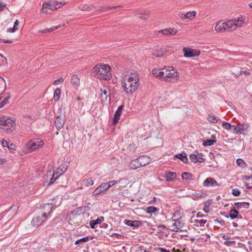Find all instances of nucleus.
Instances as JSON below:
<instances>
[{
  "label": "nucleus",
  "instance_id": "obj_1",
  "mask_svg": "<svg viewBox=\"0 0 252 252\" xmlns=\"http://www.w3.org/2000/svg\"><path fill=\"white\" fill-rule=\"evenodd\" d=\"M138 81L139 76L136 73L131 72L128 77L125 76L122 85L126 93L129 94L134 93L139 85Z\"/></svg>",
  "mask_w": 252,
  "mask_h": 252
},
{
  "label": "nucleus",
  "instance_id": "obj_2",
  "mask_svg": "<svg viewBox=\"0 0 252 252\" xmlns=\"http://www.w3.org/2000/svg\"><path fill=\"white\" fill-rule=\"evenodd\" d=\"M110 67L108 64H97L93 69V71L97 78L109 80L111 78Z\"/></svg>",
  "mask_w": 252,
  "mask_h": 252
},
{
  "label": "nucleus",
  "instance_id": "obj_3",
  "mask_svg": "<svg viewBox=\"0 0 252 252\" xmlns=\"http://www.w3.org/2000/svg\"><path fill=\"white\" fill-rule=\"evenodd\" d=\"M16 125L15 119L5 116H0V126L7 127H13Z\"/></svg>",
  "mask_w": 252,
  "mask_h": 252
},
{
  "label": "nucleus",
  "instance_id": "obj_4",
  "mask_svg": "<svg viewBox=\"0 0 252 252\" xmlns=\"http://www.w3.org/2000/svg\"><path fill=\"white\" fill-rule=\"evenodd\" d=\"M101 95L100 99L102 103H108L110 102L111 100V93L110 89L106 87H103V88H101Z\"/></svg>",
  "mask_w": 252,
  "mask_h": 252
},
{
  "label": "nucleus",
  "instance_id": "obj_5",
  "mask_svg": "<svg viewBox=\"0 0 252 252\" xmlns=\"http://www.w3.org/2000/svg\"><path fill=\"white\" fill-rule=\"evenodd\" d=\"M164 77L165 81L174 82L179 79V75L178 72L173 67V70L170 69Z\"/></svg>",
  "mask_w": 252,
  "mask_h": 252
},
{
  "label": "nucleus",
  "instance_id": "obj_6",
  "mask_svg": "<svg viewBox=\"0 0 252 252\" xmlns=\"http://www.w3.org/2000/svg\"><path fill=\"white\" fill-rule=\"evenodd\" d=\"M183 50L184 54V56L187 58L198 57L200 54V50L191 49L189 47H184Z\"/></svg>",
  "mask_w": 252,
  "mask_h": 252
},
{
  "label": "nucleus",
  "instance_id": "obj_7",
  "mask_svg": "<svg viewBox=\"0 0 252 252\" xmlns=\"http://www.w3.org/2000/svg\"><path fill=\"white\" fill-rule=\"evenodd\" d=\"M43 145V142L39 139H33L29 142L27 144V147L31 152L36 150Z\"/></svg>",
  "mask_w": 252,
  "mask_h": 252
},
{
  "label": "nucleus",
  "instance_id": "obj_8",
  "mask_svg": "<svg viewBox=\"0 0 252 252\" xmlns=\"http://www.w3.org/2000/svg\"><path fill=\"white\" fill-rule=\"evenodd\" d=\"M195 152L197 153L196 154H191L189 156L190 159L191 161L194 163L200 162L202 163L204 161L205 158L202 157L203 154L201 153H199L196 151Z\"/></svg>",
  "mask_w": 252,
  "mask_h": 252
},
{
  "label": "nucleus",
  "instance_id": "obj_9",
  "mask_svg": "<svg viewBox=\"0 0 252 252\" xmlns=\"http://www.w3.org/2000/svg\"><path fill=\"white\" fill-rule=\"evenodd\" d=\"M65 122V115L62 114L57 116L55 122V126L57 129H61Z\"/></svg>",
  "mask_w": 252,
  "mask_h": 252
},
{
  "label": "nucleus",
  "instance_id": "obj_10",
  "mask_svg": "<svg viewBox=\"0 0 252 252\" xmlns=\"http://www.w3.org/2000/svg\"><path fill=\"white\" fill-rule=\"evenodd\" d=\"M52 1L45 2L43 3L42 8L41 10L43 13L47 14L48 13V9L50 10H56V7L54 6L55 4L51 3Z\"/></svg>",
  "mask_w": 252,
  "mask_h": 252
},
{
  "label": "nucleus",
  "instance_id": "obj_11",
  "mask_svg": "<svg viewBox=\"0 0 252 252\" xmlns=\"http://www.w3.org/2000/svg\"><path fill=\"white\" fill-rule=\"evenodd\" d=\"M203 185L204 187H219L220 184L216 180L211 177L207 178L203 182Z\"/></svg>",
  "mask_w": 252,
  "mask_h": 252
},
{
  "label": "nucleus",
  "instance_id": "obj_12",
  "mask_svg": "<svg viewBox=\"0 0 252 252\" xmlns=\"http://www.w3.org/2000/svg\"><path fill=\"white\" fill-rule=\"evenodd\" d=\"M110 188V185L107 186V183H102L93 192V195L94 196L99 194L101 192L108 189Z\"/></svg>",
  "mask_w": 252,
  "mask_h": 252
},
{
  "label": "nucleus",
  "instance_id": "obj_13",
  "mask_svg": "<svg viewBox=\"0 0 252 252\" xmlns=\"http://www.w3.org/2000/svg\"><path fill=\"white\" fill-rule=\"evenodd\" d=\"M124 108V106L123 105H120L118 108L117 110L115 112L114 115V118L112 122V124L114 125H116L119 122L120 120V116L122 114V110Z\"/></svg>",
  "mask_w": 252,
  "mask_h": 252
},
{
  "label": "nucleus",
  "instance_id": "obj_14",
  "mask_svg": "<svg viewBox=\"0 0 252 252\" xmlns=\"http://www.w3.org/2000/svg\"><path fill=\"white\" fill-rule=\"evenodd\" d=\"M44 222V220L40 216L33 217L31 221V224L34 227H37Z\"/></svg>",
  "mask_w": 252,
  "mask_h": 252
},
{
  "label": "nucleus",
  "instance_id": "obj_15",
  "mask_svg": "<svg viewBox=\"0 0 252 252\" xmlns=\"http://www.w3.org/2000/svg\"><path fill=\"white\" fill-rule=\"evenodd\" d=\"M222 24L224 28H225V31H232L236 30L235 22H233V20H229Z\"/></svg>",
  "mask_w": 252,
  "mask_h": 252
},
{
  "label": "nucleus",
  "instance_id": "obj_16",
  "mask_svg": "<svg viewBox=\"0 0 252 252\" xmlns=\"http://www.w3.org/2000/svg\"><path fill=\"white\" fill-rule=\"evenodd\" d=\"M181 218L180 217L179 219L174 220L175 222L173 224V226H175V228L172 230L173 231L176 232L182 231V230L180 228L183 226V224L181 222Z\"/></svg>",
  "mask_w": 252,
  "mask_h": 252
},
{
  "label": "nucleus",
  "instance_id": "obj_17",
  "mask_svg": "<svg viewBox=\"0 0 252 252\" xmlns=\"http://www.w3.org/2000/svg\"><path fill=\"white\" fill-rule=\"evenodd\" d=\"M139 164L140 167L144 166L150 162V159L146 156H140L138 158Z\"/></svg>",
  "mask_w": 252,
  "mask_h": 252
},
{
  "label": "nucleus",
  "instance_id": "obj_18",
  "mask_svg": "<svg viewBox=\"0 0 252 252\" xmlns=\"http://www.w3.org/2000/svg\"><path fill=\"white\" fill-rule=\"evenodd\" d=\"M196 15L195 11L189 12L187 13H180L179 16L182 19H190L192 20Z\"/></svg>",
  "mask_w": 252,
  "mask_h": 252
},
{
  "label": "nucleus",
  "instance_id": "obj_19",
  "mask_svg": "<svg viewBox=\"0 0 252 252\" xmlns=\"http://www.w3.org/2000/svg\"><path fill=\"white\" fill-rule=\"evenodd\" d=\"M167 52L165 48L158 47L153 53V55L157 57H162Z\"/></svg>",
  "mask_w": 252,
  "mask_h": 252
},
{
  "label": "nucleus",
  "instance_id": "obj_20",
  "mask_svg": "<svg viewBox=\"0 0 252 252\" xmlns=\"http://www.w3.org/2000/svg\"><path fill=\"white\" fill-rule=\"evenodd\" d=\"M160 177L166 182H172L176 180L177 174H160Z\"/></svg>",
  "mask_w": 252,
  "mask_h": 252
},
{
  "label": "nucleus",
  "instance_id": "obj_21",
  "mask_svg": "<svg viewBox=\"0 0 252 252\" xmlns=\"http://www.w3.org/2000/svg\"><path fill=\"white\" fill-rule=\"evenodd\" d=\"M125 224L128 226L138 227L142 224V222L139 220H125Z\"/></svg>",
  "mask_w": 252,
  "mask_h": 252
},
{
  "label": "nucleus",
  "instance_id": "obj_22",
  "mask_svg": "<svg viewBox=\"0 0 252 252\" xmlns=\"http://www.w3.org/2000/svg\"><path fill=\"white\" fill-rule=\"evenodd\" d=\"M162 34L168 35H175L177 32V30H174V29H166L160 31Z\"/></svg>",
  "mask_w": 252,
  "mask_h": 252
},
{
  "label": "nucleus",
  "instance_id": "obj_23",
  "mask_svg": "<svg viewBox=\"0 0 252 252\" xmlns=\"http://www.w3.org/2000/svg\"><path fill=\"white\" fill-rule=\"evenodd\" d=\"M104 220L103 217H99L96 220H92L90 221V225L92 228H94L95 226L100 223Z\"/></svg>",
  "mask_w": 252,
  "mask_h": 252
},
{
  "label": "nucleus",
  "instance_id": "obj_24",
  "mask_svg": "<svg viewBox=\"0 0 252 252\" xmlns=\"http://www.w3.org/2000/svg\"><path fill=\"white\" fill-rule=\"evenodd\" d=\"M234 208L237 209H239L241 208H248L250 206V203L249 202H236L234 204Z\"/></svg>",
  "mask_w": 252,
  "mask_h": 252
},
{
  "label": "nucleus",
  "instance_id": "obj_25",
  "mask_svg": "<svg viewBox=\"0 0 252 252\" xmlns=\"http://www.w3.org/2000/svg\"><path fill=\"white\" fill-rule=\"evenodd\" d=\"M175 157L178 158L185 163H188V158L186 153L176 154Z\"/></svg>",
  "mask_w": 252,
  "mask_h": 252
},
{
  "label": "nucleus",
  "instance_id": "obj_26",
  "mask_svg": "<svg viewBox=\"0 0 252 252\" xmlns=\"http://www.w3.org/2000/svg\"><path fill=\"white\" fill-rule=\"evenodd\" d=\"M129 167L130 169H136L140 167L138 158L134 159L131 161Z\"/></svg>",
  "mask_w": 252,
  "mask_h": 252
},
{
  "label": "nucleus",
  "instance_id": "obj_27",
  "mask_svg": "<svg viewBox=\"0 0 252 252\" xmlns=\"http://www.w3.org/2000/svg\"><path fill=\"white\" fill-rule=\"evenodd\" d=\"M71 82L73 85L77 87L80 85V79L76 74H74L71 76Z\"/></svg>",
  "mask_w": 252,
  "mask_h": 252
},
{
  "label": "nucleus",
  "instance_id": "obj_28",
  "mask_svg": "<svg viewBox=\"0 0 252 252\" xmlns=\"http://www.w3.org/2000/svg\"><path fill=\"white\" fill-rule=\"evenodd\" d=\"M118 7H120V6H118ZM117 7L118 6H102L99 8L95 7V9L96 11H100L102 12H105L108 10L116 9Z\"/></svg>",
  "mask_w": 252,
  "mask_h": 252
},
{
  "label": "nucleus",
  "instance_id": "obj_29",
  "mask_svg": "<svg viewBox=\"0 0 252 252\" xmlns=\"http://www.w3.org/2000/svg\"><path fill=\"white\" fill-rule=\"evenodd\" d=\"M235 209L236 208H234L233 207V209L230 210L229 214V217L232 220L236 219L238 217L239 212Z\"/></svg>",
  "mask_w": 252,
  "mask_h": 252
},
{
  "label": "nucleus",
  "instance_id": "obj_30",
  "mask_svg": "<svg viewBox=\"0 0 252 252\" xmlns=\"http://www.w3.org/2000/svg\"><path fill=\"white\" fill-rule=\"evenodd\" d=\"M181 176L185 183H188L192 180V174H181Z\"/></svg>",
  "mask_w": 252,
  "mask_h": 252
},
{
  "label": "nucleus",
  "instance_id": "obj_31",
  "mask_svg": "<svg viewBox=\"0 0 252 252\" xmlns=\"http://www.w3.org/2000/svg\"><path fill=\"white\" fill-rule=\"evenodd\" d=\"M67 170V166L66 164H62L60 165L57 169L56 172H53V173H60L62 172V173H64Z\"/></svg>",
  "mask_w": 252,
  "mask_h": 252
},
{
  "label": "nucleus",
  "instance_id": "obj_32",
  "mask_svg": "<svg viewBox=\"0 0 252 252\" xmlns=\"http://www.w3.org/2000/svg\"><path fill=\"white\" fill-rule=\"evenodd\" d=\"M80 9L83 11H91L95 8L93 5L84 4L79 7Z\"/></svg>",
  "mask_w": 252,
  "mask_h": 252
},
{
  "label": "nucleus",
  "instance_id": "obj_33",
  "mask_svg": "<svg viewBox=\"0 0 252 252\" xmlns=\"http://www.w3.org/2000/svg\"><path fill=\"white\" fill-rule=\"evenodd\" d=\"M170 69L173 70V67L170 66H165L164 67L161 68V73L163 74V77H161V79L164 80V76H166V74L168 73V72L170 71Z\"/></svg>",
  "mask_w": 252,
  "mask_h": 252
},
{
  "label": "nucleus",
  "instance_id": "obj_34",
  "mask_svg": "<svg viewBox=\"0 0 252 252\" xmlns=\"http://www.w3.org/2000/svg\"><path fill=\"white\" fill-rule=\"evenodd\" d=\"M152 73L155 76L159 79H161V77H163V74L161 73V68L154 69L152 70Z\"/></svg>",
  "mask_w": 252,
  "mask_h": 252
},
{
  "label": "nucleus",
  "instance_id": "obj_35",
  "mask_svg": "<svg viewBox=\"0 0 252 252\" xmlns=\"http://www.w3.org/2000/svg\"><path fill=\"white\" fill-rule=\"evenodd\" d=\"M223 24L222 23V24H220V23L217 24L215 27V31L218 32H225V28H224V26H223Z\"/></svg>",
  "mask_w": 252,
  "mask_h": 252
},
{
  "label": "nucleus",
  "instance_id": "obj_36",
  "mask_svg": "<svg viewBox=\"0 0 252 252\" xmlns=\"http://www.w3.org/2000/svg\"><path fill=\"white\" fill-rule=\"evenodd\" d=\"M59 176L58 174H50V181L48 183V185L50 186L53 184Z\"/></svg>",
  "mask_w": 252,
  "mask_h": 252
},
{
  "label": "nucleus",
  "instance_id": "obj_37",
  "mask_svg": "<svg viewBox=\"0 0 252 252\" xmlns=\"http://www.w3.org/2000/svg\"><path fill=\"white\" fill-rule=\"evenodd\" d=\"M216 142V139H206L203 141V145L204 146H212Z\"/></svg>",
  "mask_w": 252,
  "mask_h": 252
},
{
  "label": "nucleus",
  "instance_id": "obj_38",
  "mask_svg": "<svg viewBox=\"0 0 252 252\" xmlns=\"http://www.w3.org/2000/svg\"><path fill=\"white\" fill-rule=\"evenodd\" d=\"M61 91L59 88H57L54 92V99L55 101H58L60 97Z\"/></svg>",
  "mask_w": 252,
  "mask_h": 252
},
{
  "label": "nucleus",
  "instance_id": "obj_39",
  "mask_svg": "<svg viewBox=\"0 0 252 252\" xmlns=\"http://www.w3.org/2000/svg\"><path fill=\"white\" fill-rule=\"evenodd\" d=\"M159 210V209L156 208L155 206H152L146 208V212L148 214H152Z\"/></svg>",
  "mask_w": 252,
  "mask_h": 252
},
{
  "label": "nucleus",
  "instance_id": "obj_40",
  "mask_svg": "<svg viewBox=\"0 0 252 252\" xmlns=\"http://www.w3.org/2000/svg\"><path fill=\"white\" fill-rule=\"evenodd\" d=\"M61 27V26H54V27H52L51 28H49V29H46L45 30L39 31V32L45 33V32H53L54 31H55V30L58 29Z\"/></svg>",
  "mask_w": 252,
  "mask_h": 252
},
{
  "label": "nucleus",
  "instance_id": "obj_41",
  "mask_svg": "<svg viewBox=\"0 0 252 252\" xmlns=\"http://www.w3.org/2000/svg\"><path fill=\"white\" fill-rule=\"evenodd\" d=\"M194 222H195V225L196 226H204L205 223L207 222V220H195Z\"/></svg>",
  "mask_w": 252,
  "mask_h": 252
},
{
  "label": "nucleus",
  "instance_id": "obj_42",
  "mask_svg": "<svg viewBox=\"0 0 252 252\" xmlns=\"http://www.w3.org/2000/svg\"><path fill=\"white\" fill-rule=\"evenodd\" d=\"M233 22H235L236 29L238 27H240L244 23V21L241 18H238L237 19H234Z\"/></svg>",
  "mask_w": 252,
  "mask_h": 252
},
{
  "label": "nucleus",
  "instance_id": "obj_43",
  "mask_svg": "<svg viewBox=\"0 0 252 252\" xmlns=\"http://www.w3.org/2000/svg\"><path fill=\"white\" fill-rule=\"evenodd\" d=\"M236 163L239 166L241 167L242 168H244L246 166L245 162L241 158L237 159Z\"/></svg>",
  "mask_w": 252,
  "mask_h": 252
},
{
  "label": "nucleus",
  "instance_id": "obj_44",
  "mask_svg": "<svg viewBox=\"0 0 252 252\" xmlns=\"http://www.w3.org/2000/svg\"><path fill=\"white\" fill-rule=\"evenodd\" d=\"M89 240V237L86 236L85 237L82 238L79 240H77L75 241V244L78 245L79 244H82L83 243L87 242Z\"/></svg>",
  "mask_w": 252,
  "mask_h": 252
},
{
  "label": "nucleus",
  "instance_id": "obj_45",
  "mask_svg": "<svg viewBox=\"0 0 252 252\" xmlns=\"http://www.w3.org/2000/svg\"><path fill=\"white\" fill-rule=\"evenodd\" d=\"M232 132L234 133H242V129H240L239 126H232Z\"/></svg>",
  "mask_w": 252,
  "mask_h": 252
},
{
  "label": "nucleus",
  "instance_id": "obj_46",
  "mask_svg": "<svg viewBox=\"0 0 252 252\" xmlns=\"http://www.w3.org/2000/svg\"><path fill=\"white\" fill-rule=\"evenodd\" d=\"M83 182L86 186H92L94 184V181L91 179L84 180Z\"/></svg>",
  "mask_w": 252,
  "mask_h": 252
},
{
  "label": "nucleus",
  "instance_id": "obj_47",
  "mask_svg": "<svg viewBox=\"0 0 252 252\" xmlns=\"http://www.w3.org/2000/svg\"><path fill=\"white\" fill-rule=\"evenodd\" d=\"M43 209L44 210L48 212H50V213L52 211V207L50 204H45L44 205Z\"/></svg>",
  "mask_w": 252,
  "mask_h": 252
},
{
  "label": "nucleus",
  "instance_id": "obj_48",
  "mask_svg": "<svg viewBox=\"0 0 252 252\" xmlns=\"http://www.w3.org/2000/svg\"><path fill=\"white\" fill-rule=\"evenodd\" d=\"M50 181V174H45L43 177V184L44 185H46L48 186V183H49Z\"/></svg>",
  "mask_w": 252,
  "mask_h": 252
},
{
  "label": "nucleus",
  "instance_id": "obj_49",
  "mask_svg": "<svg viewBox=\"0 0 252 252\" xmlns=\"http://www.w3.org/2000/svg\"><path fill=\"white\" fill-rule=\"evenodd\" d=\"M211 203V201H207V202H206L204 203V208H203V211L205 212V213H208L209 212V206L210 205Z\"/></svg>",
  "mask_w": 252,
  "mask_h": 252
},
{
  "label": "nucleus",
  "instance_id": "obj_50",
  "mask_svg": "<svg viewBox=\"0 0 252 252\" xmlns=\"http://www.w3.org/2000/svg\"><path fill=\"white\" fill-rule=\"evenodd\" d=\"M222 126L227 130H230L231 129V128H232V126L231 125L230 123L225 122H223L222 124Z\"/></svg>",
  "mask_w": 252,
  "mask_h": 252
},
{
  "label": "nucleus",
  "instance_id": "obj_51",
  "mask_svg": "<svg viewBox=\"0 0 252 252\" xmlns=\"http://www.w3.org/2000/svg\"><path fill=\"white\" fill-rule=\"evenodd\" d=\"M52 3H54L55 4V7H56V9H57L58 8L61 7L62 6L63 4H65V3H62V2H58L56 1H53L51 2Z\"/></svg>",
  "mask_w": 252,
  "mask_h": 252
},
{
  "label": "nucleus",
  "instance_id": "obj_52",
  "mask_svg": "<svg viewBox=\"0 0 252 252\" xmlns=\"http://www.w3.org/2000/svg\"><path fill=\"white\" fill-rule=\"evenodd\" d=\"M232 194L235 196H238L240 195L241 191L239 189L235 188L232 190Z\"/></svg>",
  "mask_w": 252,
  "mask_h": 252
},
{
  "label": "nucleus",
  "instance_id": "obj_53",
  "mask_svg": "<svg viewBox=\"0 0 252 252\" xmlns=\"http://www.w3.org/2000/svg\"><path fill=\"white\" fill-rule=\"evenodd\" d=\"M135 17L137 18V19H144V20H147L148 19V18L149 17V16L148 14H145L144 16L143 15H142L141 14H135Z\"/></svg>",
  "mask_w": 252,
  "mask_h": 252
},
{
  "label": "nucleus",
  "instance_id": "obj_54",
  "mask_svg": "<svg viewBox=\"0 0 252 252\" xmlns=\"http://www.w3.org/2000/svg\"><path fill=\"white\" fill-rule=\"evenodd\" d=\"M208 120L210 122L213 123H216L218 122L217 119L214 116H209V117L208 118Z\"/></svg>",
  "mask_w": 252,
  "mask_h": 252
},
{
  "label": "nucleus",
  "instance_id": "obj_55",
  "mask_svg": "<svg viewBox=\"0 0 252 252\" xmlns=\"http://www.w3.org/2000/svg\"><path fill=\"white\" fill-rule=\"evenodd\" d=\"M192 196H193V197L192 198L194 199V200H195V199H198L202 197L203 196V194L202 193H195L194 194H192Z\"/></svg>",
  "mask_w": 252,
  "mask_h": 252
},
{
  "label": "nucleus",
  "instance_id": "obj_56",
  "mask_svg": "<svg viewBox=\"0 0 252 252\" xmlns=\"http://www.w3.org/2000/svg\"><path fill=\"white\" fill-rule=\"evenodd\" d=\"M10 96L8 95L7 96L5 97L3 99H1L2 105L4 106L5 105L7 104L8 103V100L10 98Z\"/></svg>",
  "mask_w": 252,
  "mask_h": 252
},
{
  "label": "nucleus",
  "instance_id": "obj_57",
  "mask_svg": "<svg viewBox=\"0 0 252 252\" xmlns=\"http://www.w3.org/2000/svg\"><path fill=\"white\" fill-rule=\"evenodd\" d=\"M239 127L240 129H242V133H243L244 131H246L248 128V126L246 124H243L239 125Z\"/></svg>",
  "mask_w": 252,
  "mask_h": 252
},
{
  "label": "nucleus",
  "instance_id": "obj_58",
  "mask_svg": "<svg viewBox=\"0 0 252 252\" xmlns=\"http://www.w3.org/2000/svg\"><path fill=\"white\" fill-rule=\"evenodd\" d=\"M244 74L246 75H250V73L249 71H240L238 73V74H236L237 76H239L240 75H242V74Z\"/></svg>",
  "mask_w": 252,
  "mask_h": 252
},
{
  "label": "nucleus",
  "instance_id": "obj_59",
  "mask_svg": "<svg viewBox=\"0 0 252 252\" xmlns=\"http://www.w3.org/2000/svg\"><path fill=\"white\" fill-rule=\"evenodd\" d=\"M50 214V212H45V213H43L42 214V216H40V217H41V218H42L44 220V221L46 219L47 217H48V216Z\"/></svg>",
  "mask_w": 252,
  "mask_h": 252
},
{
  "label": "nucleus",
  "instance_id": "obj_60",
  "mask_svg": "<svg viewBox=\"0 0 252 252\" xmlns=\"http://www.w3.org/2000/svg\"><path fill=\"white\" fill-rule=\"evenodd\" d=\"M235 243V242L234 241H225L224 243H223V244L227 246H231V245H232L233 244Z\"/></svg>",
  "mask_w": 252,
  "mask_h": 252
},
{
  "label": "nucleus",
  "instance_id": "obj_61",
  "mask_svg": "<svg viewBox=\"0 0 252 252\" xmlns=\"http://www.w3.org/2000/svg\"><path fill=\"white\" fill-rule=\"evenodd\" d=\"M63 80H64L63 79L62 77H61V78H59L58 80H55L53 83V84L57 85L59 84V82H63Z\"/></svg>",
  "mask_w": 252,
  "mask_h": 252
},
{
  "label": "nucleus",
  "instance_id": "obj_62",
  "mask_svg": "<svg viewBox=\"0 0 252 252\" xmlns=\"http://www.w3.org/2000/svg\"><path fill=\"white\" fill-rule=\"evenodd\" d=\"M1 145H2L3 147H6L8 149H10V147L8 146V143L6 141L3 140L1 142Z\"/></svg>",
  "mask_w": 252,
  "mask_h": 252
},
{
  "label": "nucleus",
  "instance_id": "obj_63",
  "mask_svg": "<svg viewBox=\"0 0 252 252\" xmlns=\"http://www.w3.org/2000/svg\"><path fill=\"white\" fill-rule=\"evenodd\" d=\"M17 30H18L17 28L13 27V28L8 29V30H7V32H14Z\"/></svg>",
  "mask_w": 252,
  "mask_h": 252
},
{
  "label": "nucleus",
  "instance_id": "obj_64",
  "mask_svg": "<svg viewBox=\"0 0 252 252\" xmlns=\"http://www.w3.org/2000/svg\"><path fill=\"white\" fill-rule=\"evenodd\" d=\"M116 183H117V181L114 180V181H110V182L106 183L107 184V186L110 185V187L114 185Z\"/></svg>",
  "mask_w": 252,
  "mask_h": 252
}]
</instances>
